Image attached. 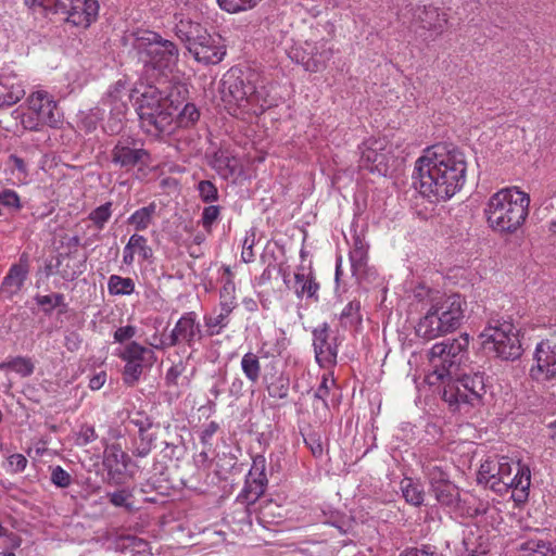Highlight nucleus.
<instances>
[{
    "instance_id": "obj_20",
    "label": "nucleus",
    "mask_w": 556,
    "mask_h": 556,
    "mask_svg": "<svg viewBox=\"0 0 556 556\" xmlns=\"http://www.w3.org/2000/svg\"><path fill=\"white\" fill-rule=\"evenodd\" d=\"M25 80L11 66L0 71V109L10 108L20 102L26 93Z\"/></svg>"
},
{
    "instance_id": "obj_15",
    "label": "nucleus",
    "mask_w": 556,
    "mask_h": 556,
    "mask_svg": "<svg viewBox=\"0 0 556 556\" xmlns=\"http://www.w3.org/2000/svg\"><path fill=\"white\" fill-rule=\"evenodd\" d=\"M530 377L540 383L556 381V340H542L534 349Z\"/></svg>"
},
{
    "instance_id": "obj_16",
    "label": "nucleus",
    "mask_w": 556,
    "mask_h": 556,
    "mask_svg": "<svg viewBox=\"0 0 556 556\" xmlns=\"http://www.w3.org/2000/svg\"><path fill=\"white\" fill-rule=\"evenodd\" d=\"M361 164L371 173L386 175L392 153L387 138H368L359 146Z\"/></svg>"
},
{
    "instance_id": "obj_60",
    "label": "nucleus",
    "mask_w": 556,
    "mask_h": 556,
    "mask_svg": "<svg viewBox=\"0 0 556 556\" xmlns=\"http://www.w3.org/2000/svg\"><path fill=\"white\" fill-rule=\"evenodd\" d=\"M50 480L55 486L65 489L72 484L73 479L61 466H54L51 468Z\"/></svg>"
},
{
    "instance_id": "obj_48",
    "label": "nucleus",
    "mask_w": 556,
    "mask_h": 556,
    "mask_svg": "<svg viewBox=\"0 0 556 556\" xmlns=\"http://www.w3.org/2000/svg\"><path fill=\"white\" fill-rule=\"evenodd\" d=\"M289 59L296 63L301 64L305 71L308 72V63L312 61V55L309 54V41H305L303 45H293L288 50Z\"/></svg>"
},
{
    "instance_id": "obj_36",
    "label": "nucleus",
    "mask_w": 556,
    "mask_h": 556,
    "mask_svg": "<svg viewBox=\"0 0 556 556\" xmlns=\"http://www.w3.org/2000/svg\"><path fill=\"white\" fill-rule=\"evenodd\" d=\"M219 308L220 311L218 314L204 315L203 317L204 326L206 329L205 332L208 337L220 334L229 324V316L232 311L229 309V306L227 305H224V307Z\"/></svg>"
},
{
    "instance_id": "obj_52",
    "label": "nucleus",
    "mask_w": 556,
    "mask_h": 556,
    "mask_svg": "<svg viewBox=\"0 0 556 556\" xmlns=\"http://www.w3.org/2000/svg\"><path fill=\"white\" fill-rule=\"evenodd\" d=\"M200 118L198 108L192 103H186L177 115V123L181 127H190Z\"/></svg>"
},
{
    "instance_id": "obj_63",
    "label": "nucleus",
    "mask_w": 556,
    "mask_h": 556,
    "mask_svg": "<svg viewBox=\"0 0 556 556\" xmlns=\"http://www.w3.org/2000/svg\"><path fill=\"white\" fill-rule=\"evenodd\" d=\"M8 466L11 472H22L27 466V458L23 454H12L8 458Z\"/></svg>"
},
{
    "instance_id": "obj_29",
    "label": "nucleus",
    "mask_w": 556,
    "mask_h": 556,
    "mask_svg": "<svg viewBox=\"0 0 556 556\" xmlns=\"http://www.w3.org/2000/svg\"><path fill=\"white\" fill-rule=\"evenodd\" d=\"M333 47L326 39L315 42L309 41V54L312 61L308 63V72L317 73L326 68L327 63L333 56Z\"/></svg>"
},
{
    "instance_id": "obj_10",
    "label": "nucleus",
    "mask_w": 556,
    "mask_h": 556,
    "mask_svg": "<svg viewBox=\"0 0 556 556\" xmlns=\"http://www.w3.org/2000/svg\"><path fill=\"white\" fill-rule=\"evenodd\" d=\"M480 337L483 346L504 361H515L522 354L519 331L510 320L492 318Z\"/></svg>"
},
{
    "instance_id": "obj_7",
    "label": "nucleus",
    "mask_w": 556,
    "mask_h": 556,
    "mask_svg": "<svg viewBox=\"0 0 556 556\" xmlns=\"http://www.w3.org/2000/svg\"><path fill=\"white\" fill-rule=\"evenodd\" d=\"M131 38L132 50L146 73L153 72L156 75H165L175 70L179 51L173 41L148 29L137 30Z\"/></svg>"
},
{
    "instance_id": "obj_39",
    "label": "nucleus",
    "mask_w": 556,
    "mask_h": 556,
    "mask_svg": "<svg viewBox=\"0 0 556 556\" xmlns=\"http://www.w3.org/2000/svg\"><path fill=\"white\" fill-rule=\"evenodd\" d=\"M106 497L114 507L124 508L128 513L136 510L134 488L125 486L108 492Z\"/></svg>"
},
{
    "instance_id": "obj_14",
    "label": "nucleus",
    "mask_w": 556,
    "mask_h": 556,
    "mask_svg": "<svg viewBox=\"0 0 556 556\" xmlns=\"http://www.w3.org/2000/svg\"><path fill=\"white\" fill-rule=\"evenodd\" d=\"M118 356L125 362L123 380L128 386L138 382L143 369L153 366L156 362L154 351L136 341L127 343Z\"/></svg>"
},
{
    "instance_id": "obj_38",
    "label": "nucleus",
    "mask_w": 556,
    "mask_h": 556,
    "mask_svg": "<svg viewBox=\"0 0 556 556\" xmlns=\"http://www.w3.org/2000/svg\"><path fill=\"white\" fill-rule=\"evenodd\" d=\"M56 271L66 280H73L84 271V264L71 254H60L56 258Z\"/></svg>"
},
{
    "instance_id": "obj_59",
    "label": "nucleus",
    "mask_w": 556,
    "mask_h": 556,
    "mask_svg": "<svg viewBox=\"0 0 556 556\" xmlns=\"http://www.w3.org/2000/svg\"><path fill=\"white\" fill-rule=\"evenodd\" d=\"M255 244V230L251 228L245 232L242 241L241 261L244 263H251L254 261L253 247Z\"/></svg>"
},
{
    "instance_id": "obj_11",
    "label": "nucleus",
    "mask_w": 556,
    "mask_h": 556,
    "mask_svg": "<svg viewBox=\"0 0 556 556\" xmlns=\"http://www.w3.org/2000/svg\"><path fill=\"white\" fill-rule=\"evenodd\" d=\"M27 111L20 114L24 129L38 131L43 126L55 127L60 122L56 102L47 91L38 90L26 100Z\"/></svg>"
},
{
    "instance_id": "obj_56",
    "label": "nucleus",
    "mask_w": 556,
    "mask_h": 556,
    "mask_svg": "<svg viewBox=\"0 0 556 556\" xmlns=\"http://www.w3.org/2000/svg\"><path fill=\"white\" fill-rule=\"evenodd\" d=\"M36 302L46 312H50L59 306H66L64 303V295L62 293H52L48 295H37Z\"/></svg>"
},
{
    "instance_id": "obj_54",
    "label": "nucleus",
    "mask_w": 556,
    "mask_h": 556,
    "mask_svg": "<svg viewBox=\"0 0 556 556\" xmlns=\"http://www.w3.org/2000/svg\"><path fill=\"white\" fill-rule=\"evenodd\" d=\"M197 190L200 199L205 203H213L218 200L217 187L211 180H201L197 186Z\"/></svg>"
},
{
    "instance_id": "obj_34",
    "label": "nucleus",
    "mask_w": 556,
    "mask_h": 556,
    "mask_svg": "<svg viewBox=\"0 0 556 556\" xmlns=\"http://www.w3.org/2000/svg\"><path fill=\"white\" fill-rule=\"evenodd\" d=\"M294 279V292L298 298L302 299L305 296L314 300L315 302L318 301L319 285L316 282L312 273H295Z\"/></svg>"
},
{
    "instance_id": "obj_53",
    "label": "nucleus",
    "mask_w": 556,
    "mask_h": 556,
    "mask_svg": "<svg viewBox=\"0 0 556 556\" xmlns=\"http://www.w3.org/2000/svg\"><path fill=\"white\" fill-rule=\"evenodd\" d=\"M336 387V380L330 374H324L321 381L314 393V397L320 400L325 407L328 406L327 397L332 388Z\"/></svg>"
},
{
    "instance_id": "obj_44",
    "label": "nucleus",
    "mask_w": 556,
    "mask_h": 556,
    "mask_svg": "<svg viewBox=\"0 0 556 556\" xmlns=\"http://www.w3.org/2000/svg\"><path fill=\"white\" fill-rule=\"evenodd\" d=\"M279 509V506L275 504L274 502H267L265 505H263L258 513L255 516L256 522L265 528L270 529L271 525L278 523V520H276V517L278 519L281 518V515L278 513L276 514V510Z\"/></svg>"
},
{
    "instance_id": "obj_46",
    "label": "nucleus",
    "mask_w": 556,
    "mask_h": 556,
    "mask_svg": "<svg viewBox=\"0 0 556 556\" xmlns=\"http://www.w3.org/2000/svg\"><path fill=\"white\" fill-rule=\"evenodd\" d=\"M103 118V111L99 108L90 110L89 112H80L78 128L86 134L94 131L99 122Z\"/></svg>"
},
{
    "instance_id": "obj_45",
    "label": "nucleus",
    "mask_w": 556,
    "mask_h": 556,
    "mask_svg": "<svg viewBox=\"0 0 556 556\" xmlns=\"http://www.w3.org/2000/svg\"><path fill=\"white\" fill-rule=\"evenodd\" d=\"M426 476L429 480L430 489H435L437 486L445 485L451 481L450 473L437 464H428L425 467Z\"/></svg>"
},
{
    "instance_id": "obj_9",
    "label": "nucleus",
    "mask_w": 556,
    "mask_h": 556,
    "mask_svg": "<svg viewBox=\"0 0 556 556\" xmlns=\"http://www.w3.org/2000/svg\"><path fill=\"white\" fill-rule=\"evenodd\" d=\"M176 36L186 45L195 61L208 64L219 63L225 54V47L219 37H213L199 23L180 20L175 27Z\"/></svg>"
},
{
    "instance_id": "obj_28",
    "label": "nucleus",
    "mask_w": 556,
    "mask_h": 556,
    "mask_svg": "<svg viewBox=\"0 0 556 556\" xmlns=\"http://www.w3.org/2000/svg\"><path fill=\"white\" fill-rule=\"evenodd\" d=\"M490 544L486 536L480 530H469L463 538L459 556H485Z\"/></svg>"
},
{
    "instance_id": "obj_1",
    "label": "nucleus",
    "mask_w": 556,
    "mask_h": 556,
    "mask_svg": "<svg viewBox=\"0 0 556 556\" xmlns=\"http://www.w3.org/2000/svg\"><path fill=\"white\" fill-rule=\"evenodd\" d=\"M469 338L467 334L435 343L430 352L431 370L426 382L431 387L443 386L442 399L451 409L467 413L482 404L486 393L484 376L480 372L464 375L454 380L465 357Z\"/></svg>"
},
{
    "instance_id": "obj_26",
    "label": "nucleus",
    "mask_w": 556,
    "mask_h": 556,
    "mask_svg": "<svg viewBox=\"0 0 556 556\" xmlns=\"http://www.w3.org/2000/svg\"><path fill=\"white\" fill-rule=\"evenodd\" d=\"M141 261H148L153 256V251L148 244L146 237L134 233L129 237L128 242L123 249V263L125 265H131L135 262V256Z\"/></svg>"
},
{
    "instance_id": "obj_12",
    "label": "nucleus",
    "mask_w": 556,
    "mask_h": 556,
    "mask_svg": "<svg viewBox=\"0 0 556 556\" xmlns=\"http://www.w3.org/2000/svg\"><path fill=\"white\" fill-rule=\"evenodd\" d=\"M204 337L202 326L200 324L198 314L193 311L184 313L174 325L167 339H159V343H152L153 349L166 350L172 346H176L184 343L186 346L191 349V352L195 351V343L200 342Z\"/></svg>"
},
{
    "instance_id": "obj_57",
    "label": "nucleus",
    "mask_w": 556,
    "mask_h": 556,
    "mask_svg": "<svg viewBox=\"0 0 556 556\" xmlns=\"http://www.w3.org/2000/svg\"><path fill=\"white\" fill-rule=\"evenodd\" d=\"M129 424L138 428V433L148 432L152 426L150 417L141 410H131L128 414Z\"/></svg>"
},
{
    "instance_id": "obj_49",
    "label": "nucleus",
    "mask_w": 556,
    "mask_h": 556,
    "mask_svg": "<svg viewBox=\"0 0 556 556\" xmlns=\"http://www.w3.org/2000/svg\"><path fill=\"white\" fill-rule=\"evenodd\" d=\"M0 206L4 207L11 213H17L23 208V204L18 193L9 188L0 190Z\"/></svg>"
},
{
    "instance_id": "obj_30",
    "label": "nucleus",
    "mask_w": 556,
    "mask_h": 556,
    "mask_svg": "<svg viewBox=\"0 0 556 556\" xmlns=\"http://www.w3.org/2000/svg\"><path fill=\"white\" fill-rule=\"evenodd\" d=\"M210 166L223 178L232 177L238 170V160L225 149L215 151L208 161Z\"/></svg>"
},
{
    "instance_id": "obj_37",
    "label": "nucleus",
    "mask_w": 556,
    "mask_h": 556,
    "mask_svg": "<svg viewBox=\"0 0 556 556\" xmlns=\"http://www.w3.org/2000/svg\"><path fill=\"white\" fill-rule=\"evenodd\" d=\"M156 213L155 202L136 210L127 219V223L137 231L147 230L152 225Z\"/></svg>"
},
{
    "instance_id": "obj_25",
    "label": "nucleus",
    "mask_w": 556,
    "mask_h": 556,
    "mask_svg": "<svg viewBox=\"0 0 556 556\" xmlns=\"http://www.w3.org/2000/svg\"><path fill=\"white\" fill-rule=\"evenodd\" d=\"M414 17L421 24L422 28L433 30L437 34H441L447 24L446 14L439 12L438 8L432 5L418 7L414 12Z\"/></svg>"
},
{
    "instance_id": "obj_17",
    "label": "nucleus",
    "mask_w": 556,
    "mask_h": 556,
    "mask_svg": "<svg viewBox=\"0 0 556 556\" xmlns=\"http://www.w3.org/2000/svg\"><path fill=\"white\" fill-rule=\"evenodd\" d=\"M110 155L112 164L125 172H129L137 165H144L149 160L148 151L140 148L130 137L119 138Z\"/></svg>"
},
{
    "instance_id": "obj_27",
    "label": "nucleus",
    "mask_w": 556,
    "mask_h": 556,
    "mask_svg": "<svg viewBox=\"0 0 556 556\" xmlns=\"http://www.w3.org/2000/svg\"><path fill=\"white\" fill-rule=\"evenodd\" d=\"M109 548L121 553H131L132 555L151 554L149 543L134 535H118L114 539L108 538Z\"/></svg>"
},
{
    "instance_id": "obj_22",
    "label": "nucleus",
    "mask_w": 556,
    "mask_h": 556,
    "mask_svg": "<svg viewBox=\"0 0 556 556\" xmlns=\"http://www.w3.org/2000/svg\"><path fill=\"white\" fill-rule=\"evenodd\" d=\"M130 463V457L119 444L106 446L103 456V466L108 472V483L119 485L124 481V473Z\"/></svg>"
},
{
    "instance_id": "obj_32",
    "label": "nucleus",
    "mask_w": 556,
    "mask_h": 556,
    "mask_svg": "<svg viewBox=\"0 0 556 556\" xmlns=\"http://www.w3.org/2000/svg\"><path fill=\"white\" fill-rule=\"evenodd\" d=\"M349 256L353 274L364 270L367 263L368 244L359 233L355 232L352 236Z\"/></svg>"
},
{
    "instance_id": "obj_62",
    "label": "nucleus",
    "mask_w": 556,
    "mask_h": 556,
    "mask_svg": "<svg viewBox=\"0 0 556 556\" xmlns=\"http://www.w3.org/2000/svg\"><path fill=\"white\" fill-rule=\"evenodd\" d=\"M98 438V434L92 426L85 425L80 428L76 443L77 445L84 446L87 445L93 441H96Z\"/></svg>"
},
{
    "instance_id": "obj_6",
    "label": "nucleus",
    "mask_w": 556,
    "mask_h": 556,
    "mask_svg": "<svg viewBox=\"0 0 556 556\" xmlns=\"http://www.w3.org/2000/svg\"><path fill=\"white\" fill-rule=\"evenodd\" d=\"M530 195L518 187H506L492 194L484 207L489 227L500 235H515L529 216Z\"/></svg>"
},
{
    "instance_id": "obj_5",
    "label": "nucleus",
    "mask_w": 556,
    "mask_h": 556,
    "mask_svg": "<svg viewBox=\"0 0 556 556\" xmlns=\"http://www.w3.org/2000/svg\"><path fill=\"white\" fill-rule=\"evenodd\" d=\"M477 480L500 495L510 494L517 504H523L529 497L531 485L530 468L507 456H488L480 465Z\"/></svg>"
},
{
    "instance_id": "obj_51",
    "label": "nucleus",
    "mask_w": 556,
    "mask_h": 556,
    "mask_svg": "<svg viewBox=\"0 0 556 556\" xmlns=\"http://www.w3.org/2000/svg\"><path fill=\"white\" fill-rule=\"evenodd\" d=\"M219 307H224V305L229 306V309L233 311L237 306L236 301V286L233 281H230V279L225 280L223 282V287L219 291Z\"/></svg>"
},
{
    "instance_id": "obj_33",
    "label": "nucleus",
    "mask_w": 556,
    "mask_h": 556,
    "mask_svg": "<svg viewBox=\"0 0 556 556\" xmlns=\"http://www.w3.org/2000/svg\"><path fill=\"white\" fill-rule=\"evenodd\" d=\"M164 91V99L167 102V109L174 110V117L176 116V112L179 106L184 104V102L188 98V87L184 83H169L166 86L161 87Z\"/></svg>"
},
{
    "instance_id": "obj_3",
    "label": "nucleus",
    "mask_w": 556,
    "mask_h": 556,
    "mask_svg": "<svg viewBox=\"0 0 556 556\" xmlns=\"http://www.w3.org/2000/svg\"><path fill=\"white\" fill-rule=\"evenodd\" d=\"M414 299L429 305L416 326L418 337L433 340L457 330L465 318L466 300L458 293L445 294L424 283L413 290Z\"/></svg>"
},
{
    "instance_id": "obj_61",
    "label": "nucleus",
    "mask_w": 556,
    "mask_h": 556,
    "mask_svg": "<svg viewBox=\"0 0 556 556\" xmlns=\"http://www.w3.org/2000/svg\"><path fill=\"white\" fill-rule=\"evenodd\" d=\"M289 392V380L280 376L268 387V393L271 397L286 399Z\"/></svg>"
},
{
    "instance_id": "obj_24",
    "label": "nucleus",
    "mask_w": 556,
    "mask_h": 556,
    "mask_svg": "<svg viewBox=\"0 0 556 556\" xmlns=\"http://www.w3.org/2000/svg\"><path fill=\"white\" fill-rule=\"evenodd\" d=\"M430 492L438 504L448 514L456 516L460 514V494L453 482L430 489Z\"/></svg>"
},
{
    "instance_id": "obj_18",
    "label": "nucleus",
    "mask_w": 556,
    "mask_h": 556,
    "mask_svg": "<svg viewBox=\"0 0 556 556\" xmlns=\"http://www.w3.org/2000/svg\"><path fill=\"white\" fill-rule=\"evenodd\" d=\"M315 359L320 367L330 368L337 364L338 337L331 336L330 326L323 323L312 330Z\"/></svg>"
},
{
    "instance_id": "obj_55",
    "label": "nucleus",
    "mask_w": 556,
    "mask_h": 556,
    "mask_svg": "<svg viewBox=\"0 0 556 556\" xmlns=\"http://www.w3.org/2000/svg\"><path fill=\"white\" fill-rule=\"evenodd\" d=\"M191 357H192V352H190L188 354L186 361L179 359L178 362L173 363V365L168 368L166 376H165L166 382L168 384L175 386L178 383V379H179V377H181L185 374V371L187 369V363Z\"/></svg>"
},
{
    "instance_id": "obj_41",
    "label": "nucleus",
    "mask_w": 556,
    "mask_h": 556,
    "mask_svg": "<svg viewBox=\"0 0 556 556\" xmlns=\"http://www.w3.org/2000/svg\"><path fill=\"white\" fill-rule=\"evenodd\" d=\"M401 491L405 501L413 506H420L424 503L425 493L422 486L412 478H404L401 481Z\"/></svg>"
},
{
    "instance_id": "obj_19",
    "label": "nucleus",
    "mask_w": 556,
    "mask_h": 556,
    "mask_svg": "<svg viewBox=\"0 0 556 556\" xmlns=\"http://www.w3.org/2000/svg\"><path fill=\"white\" fill-rule=\"evenodd\" d=\"M98 11L97 0H65L60 7L59 13L65 15L66 23L85 29L96 21Z\"/></svg>"
},
{
    "instance_id": "obj_43",
    "label": "nucleus",
    "mask_w": 556,
    "mask_h": 556,
    "mask_svg": "<svg viewBox=\"0 0 556 556\" xmlns=\"http://www.w3.org/2000/svg\"><path fill=\"white\" fill-rule=\"evenodd\" d=\"M108 289L112 295H129L135 291V282L129 277L112 275L108 281Z\"/></svg>"
},
{
    "instance_id": "obj_40",
    "label": "nucleus",
    "mask_w": 556,
    "mask_h": 556,
    "mask_svg": "<svg viewBox=\"0 0 556 556\" xmlns=\"http://www.w3.org/2000/svg\"><path fill=\"white\" fill-rule=\"evenodd\" d=\"M156 435L149 432H140L131 439L130 452L134 456L144 458L155 446Z\"/></svg>"
},
{
    "instance_id": "obj_42",
    "label": "nucleus",
    "mask_w": 556,
    "mask_h": 556,
    "mask_svg": "<svg viewBox=\"0 0 556 556\" xmlns=\"http://www.w3.org/2000/svg\"><path fill=\"white\" fill-rule=\"evenodd\" d=\"M240 367L245 376V378L252 383L255 384L258 382L261 377V363L260 357L253 353H245L240 362Z\"/></svg>"
},
{
    "instance_id": "obj_47",
    "label": "nucleus",
    "mask_w": 556,
    "mask_h": 556,
    "mask_svg": "<svg viewBox=\"0 0 556 556\" xmlns=\"http://www.w3.org/2000/svg\"><path fill=\"white\" fill-rule=\"evenodd\" d=\"M361 304L357 301L349 302L342 309L339 319L344 328L355 326L361 323L362 317L359 314Z\"/></svg>"
},
{
    "instance_id": "obj_35",
    "label": "nucleus",
    "mask_w": 556,
    "mask_h": 556,
    "mask_svg": "<svg viewBox=\"0 0 556 556\" xmlns=\"http://www.w3.org/2000/svg\"><path fill=\"white\" fill-rule=\"evenodd\" d=\"M1 371H13L22 378L29 377L35 371V363L27 356L8 357L0 362Z\"/></svg>"
},
{
    "instance_id": "obj_21",
    "label": "nucleus",
    "mask_w": 556,
    "mask_h": 556,
    "mask_svg": "<svg viewBox=\"0 0 556 556\" xmlns=\"http://www.w3.org/2000/svg\"><path fill=\"white\" fill-rule=\"evenodd\" d=\"M265 468V458L263 456H258L253 462V468L250 470L248 478L245 480V484L239 495L237 496V501L247 506L254 504L265 492V486L267 483L266 476L264 473Z\"/></svg>"
},
{
    "instance_id": "obj_50",
    "label": "nucleus",
    "mask_w": 556,
    "mask_h": 556,
    "mask_svg": "<svg viewBox=\"0 0 556 556\" xmlns=\"http://www.w3.org/2000/svg\"><path fill=\"white\" fill-rule=\"evenodd\" d=\"M112 216V203L106 202L94 210H92L88 216L89 220L99 229H103L104 225L109 222Z\"/></svg>"
},
{
    "instance_id": "obj_64",
    "label": "nucleus",
    "mask_w": 556,
    "mask_h": 556,
    "mask_svg": "<svg viewBox=\"0 0 556 556\" xmlns=\"http://www.w3.org/2000/svg\"><path fill=\"white\" fill-rule=\"evenodd\" d=\"M401 556H442V554L432 545H422L420 548H408Z\"/></svg>"
},
{
    "instance_id": "obj_2",
    "label": "nucleus",
    "mask_w": 556,
    "mask_h": 556,
    "mask_svg": "<svg viewBox=\"0 0 556 556\" xmlns=\"http://www.w3.org/2000/svg\"><path fill=\"white\" fill-rule=\"evenodd\" d=\"M467 161L453 144H434L424 150L415 162L414 186L431 202L453 198L466 182Z\"/></svg>"
},
{
    "instance_id": "obj_8",
    "label": "nucleus",
    "mask_w": 556,
    "mask_h": 556,
    "mask_svg": "<svg viewBox=\"0 0 556 556\" xmlns=\"http://www.w3.org/2000/svg\"><path fill=\"white\" fill-rule=\"evenodd\" d=\"M135 109L141 127L151 135L169 134L173 130L174 110L167 109L164 91L159 86L141 85L134 89Z\"/></svg>"
},
{
    "instance_id": "obj_23",
    "label": "nucleus",
    "mask_w": 556,
    "mask_h": 556,
    "mask_svg": "<svg viewBox=\"0 0 556 556\" xmlns=\"http://www.w3.org/2000/svg\"><path fill=\"white\" fill-rule=\"evenodd\" d=\"M29 275V261L22 254L17 263L11 265L0 286V296L12 299L18 294Z\"/></svg>"
},
{
    "instance_id": "obj_58",
    "label": "nucleus",
    "mask_w": 556,
    "mask_h": 556,
    "mask_svg": "<svg viewBox=\"0 0 556 556\" xmlns=\"http://www.w3.org/2000/svg\"><path fill=\"white\" fill-rule=\"evenodd\" d=\"M219 216H220V206H218V205L205 206L203 208L202 215H201L202 227L207 232H211L214 223L219 218Z\"/></svg>"
},
{
    "instance_id": "obj_4",
    "label": "nucleus",
    "mask_w": 556,
    "mask_h": 556,
    "mask_svg": "<svg viewBox=\"0 0 556 556\" xmlns=\"http://www.w3.org/2000/svg\"><path fill=\"white\" fill-rule=\"evenodd\" d=\"M223 100L233 116L258 115L273 105L265 79L254 71H229L222 80Z\"/></svg>"
},
{
    "instance_id": "obj_31",
    "label": "nucleus",
    "mask_w": 556,
    "mask_h": 556,
    "mask_svg": "<svg viewBox=\"0 0 556 556\" xmlns=\"http://www.w3.org/2000/svg\"><path fill=\"white\" fill-rule=\"evenodd\" d=\"M541 533L542 531L535 529L533 536L518 544L517 549L521 556H556L551 543L538 536Z\"/></svg>"
},
{
    "instance_id": "obj_13",
    "label": "nucleus",
    "mask_w": 556,
    "mask_h": 556,
    "mask_svg": "<svg viewBox=\"0 0 556 556\" xmlns=\"http://www.w3.org/2000/svg\"><path fill=\"white\" fill-rule=\"evenodd\" d=\"M131 98L132 94L129 93V89L123 80L116 81L109 88L101 101V110L105 111V109H109L110 113V117L104 126L105 132L116 135L123 129L124 119L128 112V102Z\"/></svg>"
}]
</instances>
